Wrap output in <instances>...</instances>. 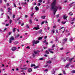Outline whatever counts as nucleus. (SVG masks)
I'll return each mask as SVG.
<instances>
[{"instance_id":"45","label":"nucleus","mask_w":75,"mask_h":75,"mask_svg":"<svg viewBox=\"0 0 75 75\" xmlns=\"http://www.w3.org/2000/svg\"><path fill=\"white\" fill-rule=\"evenodd\" d=\"M45 72H48V69H46L44 70Z\"/></svg>"},{"instance_id":"64","label":"nucleus","mask_w":75,"mask_h":75,"mask_svg":"<svg viewBox=\"0 0 75 75\" xmlns=\"http://www.w3.org/2000/svg\"><path fill=\"white\" fill-rule=\"evenodd\" d=\"M8 25H9L8 24H6V26H8Z\"/></svg>"},{"instance_id":"19","label":"nucleus","mask_w":75,"mask_h":75,"mask_svg":"<svg viewBox=\"0 0 75 75\" xmlns=\"http://www.w3.org/2000/svg\"><path fill=\"white\" fill-rule=\"evenodd\" d=\"M74 57H73L72 58L69 59V61H71L72 59H74Z\"/></svg>"},{"instance_id":"37","label":"nucleus","mask_w":75,"mask_h":75,"mask_svg":"<svg viewBox=\"0 0 75 75\" xmlns=\"http://www.w3.org/2000/svg\"><path fill=\"white\" fill-rule=\"evenodd\" d=\"M66 22L67 21H65L64 22H62V23L63 24H65V23H66Z\"/></svg>"},{"instance_id":"58","label":"nucleus","mask_w":75,"mask_h":75,"mask_svg":"<svg viewBox=\"0 0 75 75\" xmlns=\"http://www.w3.org/2000/svg\"><path fill=\"white\" fill-rule=\"evenodd\" d=\"M6 30H7V28H5V29H4V32Z\"/></svg>"},{"instance_id":"1","label":"nucleus","mask_w":75,"mask_h":75,"mask_svg":"<svg viewBox=\"0 0 75 75\" xmlns=\"http://www.w3.org/2000/svg\"><path fill=\"white\" fill-rule=\"evenodd\" d=\"M53 2L51 4V6L52 7V9L54 11L53 14L54 15L55 14L56 11H57V10L58 9L59 10H61L62 9V8L61 7H58L55 6L56 5V0H53Z\"/></svg>"},{"instance_id":"7","label":"nucleus","mask_w":75,"mask_h":75,"mask_svg":"<svg viewBox=\"0 0 75 75\" xmlns=\"http://www.w3.org/2000/svg\"><path fill=\"white\" fill-rule=\"evenodd\" d=\"M32 71V69L31 68H29L28 70V72H31Z\"/></svg>"},{"instance_id":"14","label":"nucleus","mask_w":75,"mask_h":75,"mask_svg":"<svg viewBox=\"0 0 75 75\" xmlns=\"http://www.w3.org/2000/svg\"><path fill=\"white\" fill-rule=\"evenodd\" d=\"M42 37H40L38 38V40H42Z\"/></svg>"},{"instance_id":"62","label":"nucleus","mask_w":75,"mask_h":75,"mask_svg":"<svg viewBox=\"0 0 75 75\" xmlns=\"http://www.w3.org/2000/svg\"><path fill=\"white\" fill-rule=\"evenodd\" d=\"M63 74H66V73H65V71H63Z\"/></svg>"},{"instance_id":"24","label":"nucleus","mask_w":75,"mask_h":75,"mask_svg":"<svg viewBox=\"0 0 75 75\" xmlns=\"http://www.w3.org/2000/svg\"><path fill=\"white\" fill-rule=\"evenodd\" d=\"M52 33L53 34H54V33H55V30L54 29H53L52 31Z\"/></svg>"},{"instance_id":"38","label":"nucleus","mask_w":75,"mask_h":75,"mask_svg":"<svg viewBox=\"0 0 75 75\" xmlns=\"http://www.w3.org/2000/svg\"><path fill=\"white\" fill-rule=\"evenodd\" d=\"M6 6H7V7L9 6V4L7 3Z\"/></svg>"},{"instance_id":"13","label":"nucleus","mask_w":75,"mask_h":75,"mask_svg":"<svg viewBox=\"0 0 75 75\" xmlns=\"http://www.w3.org/2000/svg\"><path fill=\"white\" fill-rule=\"evenodd\" d=\"M35 10H36V11H38V10H39V8H38V6H36L35 7Z\"/></svg>"},{"instance_id":"10","label":"nucleus","mask_w":75,"mask_h":75,"mask_svg":"<svg viewBox=\"0 0 75 75\" xmlns=\"http://www.w3.org/2000/svg\"><path fill=\"white\" fill-rule=\"evenodd\" d=\"M67 40H68V39L66 38L65 39H63V41L64 42H66L67 41Z\"/></svg>"},{"instance_id":"32","label":"nucleus","mask_w":75,"mask_h":75,"mask_svg":"<svg viewBox=\"0 0 75 75\" xmlns=\"http://www.w3.org/2000/svg\"><path fill=\"white\" fill-rule=\"evenodd\" d=\"M26 28H29L30 27H29V26H28V25H26Z\"/></svg>"},{"instance_id":"34","label":"nucleus","mask_w":75,"mask_h":75,"mask_svg":"<svg viewBox=\"0 0 75 75\" xmlns=\"http://www.w3.org/2000/svg\"><path fill=\"white\" fill-rule=\"evenodd\" d=\"M16 28H14L13 29V32L14 33V32H15V31H16Z\"/></svg>"},{"instance_id":"54","label":"nucleus","mask_w":75,"mask_h":75,"mask_svg":"<svg viewBox=\"0 0 75 75\" xmlns=\"http://www.w3.org/2000/svg\"><path fill=\"white\" fill-rule=\"evenodd\" d=\"M45 57H48V55L47 54H45L44 55Z\"/></svg>"},{"instance_id":"17","label":"nucleus","mask_w":75,"mask_h":75,"mask_svg":"<svg viewBox=\"0 0 75 75\" xmlns=\"http://www.w3.org/2000/svg\"><path fill=\"white\" fill-rule=\"evenodd\" d=\"M55 70V69H53V71H52V74H54L55 73V71H54Z\"/></svg>"},{"instance_id":"44","label":"nucleus","mask_w":75,"mask_h":75,"mask_svg":"<svg viewBox=\"0 0 75 75\" xmlns=\"http://www.w3.org/2000/svg\"><path fill=\"white\" fill-rule=\"evenodd\" d=\"M22 4H27V3L26 2H25L24 3H22Z\"/></svg>"},{"instance_id":"43","label":"nucleus","mask_w":75,"mask_h":75,"mask_svg":"<svg viewBox=\"0 0 75 75\" xmlns=\"http://www.w3.org/2000/svg\"><path fill=\"white\" fill-rule=\"evenodd\" d=\"M33 15H34V13L31 14L30 15H31V16L32 17V16H33Z\"/></svg>"},{"instance_id":"41","label":"nucleus","mask_w":75,"mask_h":75,"mask_svg":"<svg viewBox=\"0 0 75 75\" xmlns=\"http://www.w3.org/2000/svg\"><path fill=\"white\" fill-rule=\"evenodd\" d=\"M38 1L39 2V3H41L42 2V0H39Z\"/></svg>"},{"instance_id":"46","label":"nucleus","mask_w":75,"mask_h":75,"mask_svg":"<svg viewBox=\"0 0 75 75\" xmlns=\"http://www.w3.org/2000/svg\"><path fill=\"white\" fill-rule=\"evenodd\" d=\"M46 38H47V36H45L44 39H45V40H46L45 39H46Z\"/></svg>"},{"instance_id":"3","label":"nucleus","mask_w":75,"mask_h":75,"mask_svg":"<svg viewBox=\"0 0 75 75\" xmlns=\"http://www.w3.org/2000/svg\"><path fill=\"white\" fill-rule=\"evenodd\" d=\"M33 45H34L35 44H38V43H39V41H35V40H34L33 41Z\"/></svg>"},{"instance_id":"40","label":"nucleus","mask_w":75,"mask_h":75,"mask_svg":"<svg viewBox=\"0 0 75 75\" xmlns=\"http://www.w3.org/2000/svg\"><path fill=\"white\" fill-rule=\"evenodd\" d=\"M11 22H12V20L10 19V20H9V23H10V24H11Z\"/></svg>"},{"instance_id":"52","label":"nucleus","mask_w":75,"mask_h":75,"mask_svg":"<svg viewBox=\"0 0 75 75\" xmlns=\"http://www.w3.org/2000/svg\"><path fill=\"white\" fill-rule=\"evenodd\" d=\"M53 28H56V26L54 25V26H53Z\"/></svg>"},{"instance_id":"56","label":"nucleus","mask_w":75,"mask_h":75,"mask_svg":"<svg viewBox=\"0 0 75 75\" xmlns=\"http://www.w3.org/2000/svg\"><path fill=\"white\" fill-rule=\"evenodd\" d=\"M33 57H35V54H33Z\"/></svg>"},{"instance_id":"12","label":"nucleus","mask_w":75,"mask_h":75,"mask_svg":"<svg viewBox=\"0 0 75 75\" xmlns=\"http://www.w3.org/2000/svg\"><path fill=\"white\" fill-rule=\"evenodd\" d=\"M67 17H68V16H65V15H64L63 16V18H64V19H66V18H67Z\"/></svg>"},{"instance_id":"51","label":"nucleus","mask_w":75,"mask_h":75,"mask_svg":"<svg viewBox=\"0 0 75 75\" xmlns=\"http://www.w3.org/2000/svg\"><path fill=\"white\" fill-rule=\"evenodd\" d=\"M61 19H59L58 20H57V21L58 22H59V21H60V20Z\"/></svg>"},{"instance_id":"30","label":"nucleus","mask_w":75,"mask_h":75,"mask_svg":"<svg viewBox=\"0 0 75 75\" xmlns=\"http://www.w3.org/2000/svg\"><path fill=\"white\" fill-rule=\"evenodd\" d=\"M59 14H58L57 15H56L57 18H58L59 17Z\"/></svg>"},{"instance_id":"25","label":"nucleus","mask_w":75,"mask_h":75,"mask_svg":"<svg viewBox=\"0 0 75 75\" xmlns=\"http://www.w3.org/2000/svg\"><path fill=\"white\" fill-rule=\"evenodd\" d=\"M20 36V35H16L15 37V38H18V37Z\"/></svg>"},{"instance_id":"21","label":"nucleus","mask_w":75,"mask_h":75,"mask_svg":"<svg viewBox=\"0 0 75 75\" xmlns=\"http://www.w3.org/2000/svg\"><path fill=\"white\" fill-rule=\"evenodd\" d=\"M74 3H75V2H73L71 3V4H69V6H72V4H73Z\"/></svg>"},{"instance_id":"63","label":"nucleus","mask_w":75,"mask_h":75,"mask_svg":"<svg viewBox=\"0 0 75 75\" xmlns=\"http://www.w3.org/2000/svg\"><path fill=\"white\" fill-rule=\"evenodd\" d=\"M27 17H28V16H27V15H26L25 16V18H27Z\"/></svg>"},{"instance_id":"6","label":"nucleus","mask_w":75,"mask_h":75,"mask_svg":"<svg viewBox=\"0 0 75 75\" xmlns=\"http://www.w3.org/2000/svg\"><path fill=\"white\" fill-rule=\"evenodd\" d=\"M10 40L12 41H14V38L13 36H11V37L10 38Z\"/></svg>"},{"instance_id":"4","label":"nucleus","mask_w":75,"mask_h":75,"mask_svg":"<svg viewBox=\"0 0 75 75\" xmlns=\"http://www.w3.org/2000/svg\"><path fill=\"white\" fill-rule=\"evenodd\" d=\"M40 26H39V25H37V27H34L33 28V30H34V29H35L36 30H39V29H40Z\"/></svg>"},{"instance_id":"55","label":"nucleus","mask_w":75,"mask_h":75,"mask_svg":"<svg viewBox=\"0 0 75 75\" xmlns=\"http://www.w3.org/2000/svg\"><path fill=\"white\" fill-rule=\"evenodd\" d=\"M56 33H58V30L57 29L56 30Z\"/></svg>"},{"instance_id":"27","label":"nucleus","mask_w":75,"mask_h":75,"mask_svg":"<svg viewBox=\"0 0 75 75\" xmlns=\"http://www.w3.org/2000/svg\"><path fill=\"white\" fill-rule=\"evenodd\" d=\"M64 28V27H61L60 29H59V30H60L62 29H63V28Z\"/></svg>"},{"instance_id":"23","label":"nucleus","mask_w":75,"mask_h":75,"mask_svg":"<svg viewBox=\"0 0 75 75\" xmlns=\"http://www.w3.org/2000/svg\"><path fill=\"white\" fill-rule=\"evenodd\" d=\"M71 73L72 74H74V73H75V71L74 70L72 71H71Z\"/></svg>"},{"instance_id":"49","label":"nucleus","mask_w":75,"mask_h":75,"mask_svg":"<svg viewBox=\"0 0 75 75\" xmlns=\"http://www.w3.org/2000/svg\"><path fill=\"white\" fill-rule=\"evenodd\" d=\"M40 60H42L43 59V58H40L39 59Z\"/></svg>"},{"instance_id":"35","label":"nucleus","mask_w":75,"mask_h":75,"mask_svg":"<svg viewBox=\"0 0 75 75\" xmlns=\"http://www.w3.org/2000/svg\"><path fill=\"white\" fill-rule=\"evenodd\" d=\"M13 6L15 7H16V4L14 3H13Z\"/></svg>"},{"instance_id":"5","label":"nucleus","mask_w":75,"mask_h":75,"mask_svg":"<svg viewBox=\"0 0 75 75\" xmlns=\"http://www.w3.org/2000/svg\"><path fill=\"white\" fill-rule=\"evenodd\" d=\"M16 49H17V48H16V47H13L12 48L11 50H12V51H15V50H16Z\"/></svg>"},{"instance_id":"2","label":"nucleus","mask_w":75,"mask_h":75,"mask_svg":"<svg viewBox=\"0 0 75 75\" xmlns=\"http://www.w3.org/2000/svg\"><path fill=\"white\" fill-rule=\"evenodd\" d=\"M54 47H55V45H53L52 46V49H48V51L49 52H50V53L51 54H53L54 52L52 51H54Z\"/></svg>"},{"instance_id":"8","label":"nucleus","mask_w":75,"mask_h":75,"mask_svg":"<svg viewBox=\"0 0 75 75\" xmlns=\"http://www.w3.org/2000/svg\"><path fill=\"white\" fill-rule=\"evenodd\" d=\"M29 24H32L33 23V21L31 19L29 20Z\"/></svg>"},{"instance_id":"36","label":"nucleus","mask_w":75,"mask_h":75,"mask_svg":"<svg viewBox=\"0 0 75 75\" xmlns=\"http://www.w3.org/2000/svg\"><path fill=\"white\" fill-rule=\"evenodd\" d=\"M47 42V40L46 39H45V40L43 41V42L45 43V42Z\"/></svg>"},{"instance_id":"50","label":"nucleus","mask_w":75,"mask_h":75,"mask_svg":"<svg viewBox=\"0 0 75 75\" xmlns=\"http://www.w3.org/2000/svg\"><path fill=\"white\" fill-rule=\"evenodd\" d=\"M34 53H35V54H37V52L34 51Z\"/></svg>"},{"instance_id":"33","label":"nucleus","mask_w":75,"mask_h":75,"mask_svg":"<svg viewBox=\"0 0 75 75\" xmlns=\"http://www.w3.org/2000/svg\"><path fill=\"white\" fill-rule=\"evenodd\" d=\"M38 68V66H37L34 67V69H37Z\"/></svg>"},{"instance_id":"20","label":"nucleus","mask_w":75,"mask_h":75,"mask_svg":"<svg viewBox=\"0 0 75 75\" xmlns=\"http://www.w3.org/2000/svg\"><path fill=\"white\" fill-rule=\"evenodd\" d=\"M10 10H11V8H8V12H11L10 11Z\"/></svg>"},{"instance_id":"31","label":"nucleus","mask_w":75,"mask_h":75,"mask_svg":"<svg viewBox=\"0 0 75 75\" xmlns=\"http://www.w3.org/2000/svg\"><path fill=\"white\" fill-rule=\"evenodd\" d=\"M46 53L47 54H49V52H48V51H47V50H46Z\"/></svg>"},{"instance_id":"15","label":"nucleus","mask_w":75,"mask_h":75,"mask_svg":"<svg viewBox=\"0 0 75 75\" xmlns=\"http://www.w3.org/2000/svg\"><path fill=\"white\" fill-rule=\"evenodd\" d=\"M21 69H24L25 70H27V69H28V68L27 67H25V68H21Z\"/></svg>"},{"instance_id":"47","label":"nucleus","mask_w":75,"mask_h":75,"mask_svg":"<svg viewBox=\"0 0 75 75\" xmlns=\"http://www.w3.org/2000/svg\"><path fill=\"white\" fill-rule=\"evenodd\" d=\"M26 48L28 49H30V46H28L26 47Z\"/></svg>"},{"instance_id":"22","label":"nucleus","mask_w":75,"mask_h":75,"mask_svg":"<svg viewBox=\"0 0 75 75\" xmlns=\"http://www.w3.org/2000/svg\"><path fill=\"white\" fill-rule=\"evenodd\" d=\"M45 17V16H43L41 17V18H42V19H44Z\"/></svg>"},{"instance_id":"39","label":"nucleus","mask_w":75,"mask_h":75,"mask_svg":"<svg viewBox=\"0 0 75 75\" xmlns=\"http://www.w3.org/2000/svg\"><path fill=\"white\" fill-rule=\"evenodd\" d=\"M45 23V21H44L43 22H42L41 23V25H42Z\"/></svg>"},{"instance_id":"26","label":"nucleus","mask_w":75,"mask_h":75,"mask_svg":"<svg viewBox=\"0 0 75 75\" xmlns=\"http://www.w3.org/2000/svg\"><path fill=\"white\" fill-rule=\"evenodd\" d=\"M69 57H67L66 58V60H67V61H69Z\"/></svg>"},{"instance_id":"59","label":"nucleus","mask_w":75,"mask_h":75,"mask_svg":"<svg viewBox=\"0 0 75 75\" xmlns=\"http://www.w3.org/2000/svg\"><path fill=\"white\" fill-rule=\"evenodd\" d=\"M0 10L1 11H3V9L1 8L0 9Z\"/></svg>"},{"instance_id":"53","label":"nucleus","mask_w":75,"mask_h":75,"mask_svg":"<svg viewBox=\"0 0 75 75\" xmlns=\"http://www.w3.org/2000/svg\"><path fill=\"white\" fill-rule=\"evenodd\" d=\"M13 18H15V15H13Z\"/></svg>"},{"instance_id":"61","label":"nucleus","mask_w":75,"mask_h":75,"mask_svg":"<svg viewBox=\"0 0 75 75\" xmlns=\"http://www.w3.org/2000/svg\"><path fill=\"white\" fill-rule=\"evenodd\" d=\"M2 3V0H0V4Z\"/></svg>"},{"instance_id":"57","label":"nucleus","mask_w":75,"mask_h":75,"mask_svg":"<svg viewBox=\"0 0 75 75\" xmlns=\"http://www.w3.org/2000/svg\"><path fill=\"white\" fill-rule=\"evenodd\" d=\"M75 18H73L72 19V21H74V20H75Z\"/></svg>"},{"instance_id":"28","label":"nucleus","mask_w":75,"mask_h":75,"mask_svg":"<svg viewBox=\"0 0 75 75\" xmlns=\"http://www.w3.org/2000/svg\"><path fill=\"white\" fill-rule=\"evenodd\" d=\"M41 32H42V30H39V31L38 32V33H39V34H40V33H41Z\"/></svg>"},{"instance_id":"29","label":"nucleus","mask_w":75,"mask_h":75,"mask_svg":"<svg viewBox=\"0 0 75 75\" xmlns=\"http://www.w3.org/2000/svg\"><path fill=\"white\" fill-rule=\"evenodd\" d=\"M18 41L15 42H14L15 44H18Z\"/></svg>"},{"instance_id":"60","label":"nucleus","mask_w":75,"mask_h":75,"mask_svg":"<svg viewBox=\"0 0 75 75\" xmlns=\"http://www.w3.org/2000/svg\"><path fill=\"white\" fill-rule=\"evenodd\" d=\"M11 34V32H9L8 33V35H10Z\"/></svg>"},{"instance_id":"9","label":"nucleus","mask_w":75,"mask_h":75,"mask_svg":"<svg viewBox=\"0 0 75 75\" xmlns=\"http://www.w3.org/2000/svg\"><path fill=\"white\" fill-rule=\"evenodd\" d=\"M70 65V64H67L65 66V68H68V67L69 66V65Z\"/></svg>"},{"instance_id":"16","label":"nucleus","mask_w":75,"mask_h":75,"mask_svg":"<svg viewBox=\"0 0 75 75\" xmlns=\"http://www.w3.org/2000/svg\"><path fill=\"white\" fill-rule=\"evenodd\" d=\"M35 65L33 64H32L31 65V67L32 68L33 67H35Z\"/></svg>"},{"instance_id":"18","label":"nucleus","mask_w":75,"mask_h":75,"mask_svg":"<svg viewBox=\"0 0 75 75\" xmlns=\"http://www.w3.org/2000/svg\"><path fill=\"white\" fill-rule=\"evenodd\" d=\"M71 12H70L68 14V15H69V16H72V15H73V13H71Z\"/></svg>"},{"instance_id":"11","label":"nucleus","mask_w":75,"mask_h":75,"mask_svg":"<svg viewBox=\"0 0 75 75\" xmlns=\"http://www.w3.org/2000/svg\"><path fill=\"white\" fill-rule=\"evenodd\" d=\"M51 61L50 60L47 62V64H51Z\"/></svg>"},{"instance_id":"42","label":"nucleus","mask_w":75,"mask_h":75,"mask_svg":"<svg viewBox=\"0 0 75 75\" xmlns=\"http://www.w3.org/2000/svg\"><path fill=\"white\" fill-rule=\"evenodd\" d=\"M73 41V39H72V38H71L70 39V41Z\"/></svg>"},{"instance_id":"48","label":"nucleus","mask_w":75,"mask_h":75,"mask_svg":"<svg viewBox=\"0 0 75 75\" xmlns=\"http://www.w3.org/2000/svg\"><path fill=\"white\" fill-rule=\"evenodd\" d=\"M12 40H10H10H9V42L10 43H11V42H12V41H11Z\"/></svg>"}]
</instances>
